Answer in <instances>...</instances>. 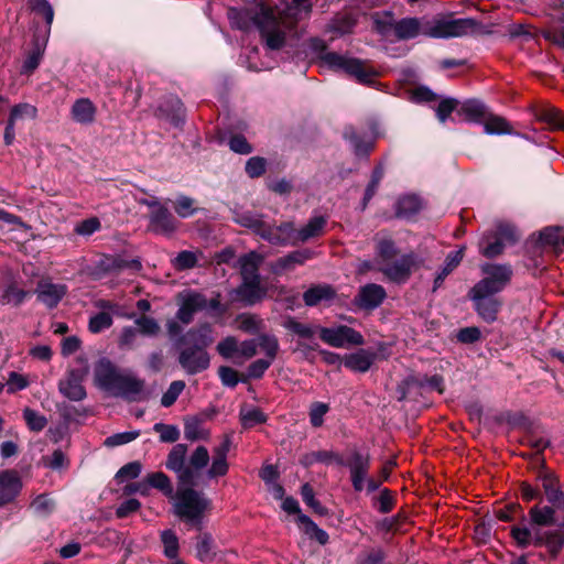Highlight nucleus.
Listing matches in <instances>:
<instances>
[{
    "label": "nucleus",
    "instance_id": "1",
    "mask_svg": "<svg viewBox=\"0 0 564 564\" xmlns=\"http://www.w3.org/2000/svg\"><path fill=\"white\" fill-rule=\"evenodd\" d=\"M228 19L232 28L241 31L256 28L265 47L271 51L293 47L300 37V30L293 19L276 13L262 1L243 9L230 8Z\"/></svg>",
    "mask_w": 564,
    "mask_h": 564
},
{
    "label": "nucleus",
    "instance_id": "2",
    "mask_svg": "<svg viewBox=\"0 0 564 564\" xmlns=\"http://www.w3.org/2000/svg\"><path fill=\"white\" fill-rule=\"evenodd\" d=\"M379 32L388 35L393 32L398 40L408 41L420 35L433 39H449L474 35L479 32L480 23L473 18H402L391 22L378 21Z\"/></svg>",
    "mask_w": 564,
    "mask_h": 564
},
{
    "label": "nucleus",
    "instance_id": "3",
    "mask_svg": "<svg viewBox=\"0 0 564 564\" xmlns=\"http://www.w3.org/2000/svg\"><path fill=\"white\" fill-rule=\"evenodd\" d=\"M419 265L420 259L415 252L401 254L397 243L391 238L383 237L376 240L373 261H362L359 271L377 270L390 282L404 284Z\"/></svg>",
    "mask_w": 564,
    "mask_h": 564
},
{
    "label": "nucleus",
    "instance_id": "4",
    "mask_svg": "<svg viewBox=\"0 0 564 564\" xmlns=\"http://www.w3.org/2000/svg\"><path fill=\"white\" fill-rule=\"evenodd\" d=\"M185 347L180 351L178 362L187 375H196L208 369L210 356L206 348L214 343L213 328L203 324L189 329L183 337Z\"/></svg>",
    "mask_w": 564,
    "mask_h": 564
},
{
    "label": "nucleus",
    "instance_id": "5",
    "mask_svg": "<svg viewBox=\"0 0 564 564\" xmlns=\"http://www.w3.org/2000/svg\"><path fill=\"white\" fill-rule=\"evenodd\" d=\"M210 501L191 487L178 488L174 497V513L186 523L200 529L204 512Z\"/></svg>",
    "mask_w": 564,
    "mask_h": 564
},
{
    "label": "nucleus",
    "instance_id": "6",
    "mask_svg": "<svg viewBox=\"0 0 564 564\" xmlns=\"http://www.w3.org/2000/svg\"><path fill=\"white\" fill-rule=\"evenodd\" d=\"M482 278L470 289L477 294L496 295L500 293L512 278L509 264L484 263L480 265Z\"/></svg>",
    "mask_w": 564,
    "mask_h": 564
},
{
    "label": "nucleus",
    "instance_id": "7",
    "mask_svg": "<svg viewBox=\"0 0 564 564\" xmlns=\"http://www.w3.org/2000/svg\"><path fill=\"white\" fill-rule=\"evenodd\" d=\"M322 62L328 67L355 77L359 83L369 84L377 76V72L357 58L347 57L334 52L322 56Z\"/></svg>",
    "mask_w": 564,
    "mask_h": 564
},
{
    "label": "nucleus",
    "instance_id": "8",
    "mask_svg": "<svg viewBox=\"0 0 564 564\" xmlns=\"http://www.w3.org/2000/svg\"><path fill=\"white\" fill-rule=\"evenodd\" d=\"M318 334L323 343L335 348L361 346L365 343L364 336L347 325L321 327Z\"/></svg>",
    "mask_w": 564,
    "mask_h": 564
},
{
    "label": "nucleus",
    "instance_id": "9",
    "mask_svg": "<svg viewBox=\"0 0 564 564\" xmlns=\"http://www.w3.org/2000/svg\"><path fill=\"white\" fill-rule=\"evenodd\" d=\"M94 373L96 384L111 395H115L124 375L123 371L119 370L106 358L100 359L96 364Z\"/></svg>",
    "mask_w": 564,
    "mask_h": 564
},
{
    "label": "nucleus",
    "instance_id": "10",
    "mask_svg": "<svg viewBox=\"0 0 564 564\" xmlns=\"http://www.w3.org/2000/svg\"><path fill=\"white\" fill-rule=\"evenodd\" d=\"M94 373L96 384L111 395H115L124 375L123 371L119 370L106 358L100 359L96 364Z\"/></svg>",
    "mask_w": 564,
    "mask_h": 564
},
{
    "label": "nucleus",
    "instance_id": "11",
    "mask_svg": "<svg viewBox=\"0 0 564 564\" xmlns=\"http://www.w3.org/2000/svg\"><path fill=\"white\" fill-rule=\"evenodd\" d=\"M349 469L350 480L355 491L360 492L365 489L366 476L370 468V456L354 451L349 457L344 460V465Z\"/></svg>",
    "mask_w": 564,
    "mask_h": 564
},
{
    "label": "nucleus",
    "instance_id": "12",
    "mask_svg": "<svg viewBox=\"0 0 564 564\" xmlns=\"http://www.w3.org/2000/svg\"><path fill=\"white\" fill-rule=\"evenodd\" d=\"M187 447L184 444H176L167 455L166 467L177 474L182 485H193L194 474L192 468L185 466Z\"/></svg>",
    "mask_w": 564,
    "mask_h": 564
},
{
    "label": "nucleus",
    "instance_id": "13",
    "mask_svg": "<svg viewBox=\"0 0 564 564\" xmlns=\"http://www.w3.org/2000/svg\"><path fill=\"white\" fill-rule=\"evenodd\" d=\"M231 443V436L225 435L221 443L213 448L212 464L207 469V477L209 479L224 477L228 474L229 464L227 457Z\"/></svg>",
    "mask_w": 564,
    "mask_h": 564
},
{
    "label": "nucleus",
    "instance_id": "14",
    "mask_svg": "<svg viewBox=\"0 0 564 564\" xmlns=\"http://www.w3.org/2000/svg\"><path fill=\"white\" fill-rule=\"evenodd\" d=\"M386 297L387 292L382 285L368 283L359 288L354 304L361 310L372 311L379 307Z\"/></svg>",
    "mask_w": 564,
    "mask_h": 564
},
{
    "label": "nucleus",
    "instance_id": "15",
    "mask_svg": "<svg viewBox=\"0 0 564 564\" xmlns=\"http://www.w3.org/2000/svg\"><path fill=\"white\" fill-rule=\"evenodd\" d=\"M469 299L474 302L477 314L487 323L497 319L498 312L501 307V301L496 295L477 294L469 291Z\"/></svg>",
    "mask_w": 564,
    "mask_h": 564
},
{
    "label": "nucleus",
    "instance_id": "16",
    "mask_svg": "<svg viewBox=\"0 0 564 564\" xmlns=\"http://www.w3.org/2000/svg\"><path fill=\"white\" fill-rule=\"evenodd\" d=\"M510 534L520 547H528L530 545L542 546L545 542L546 531H543L538 525H532V528L513 525Z\"/></svg>",
    "mask_w": 564,
    "mask_h": 564
},
{
    "label": "nucleus",
    "instance_id": "17",
    "mask_svg": "<svg viewBox=\"0 0 564 564\" xmlns=\"http://www.w3.org/2000/svg\"><path fill=\"white\" fill-rule=\"evenodd\" d=\"M234 300L242 303L245 306H252L261 302L267 295V289L261 281H242L234 291Z\"/></svg>",
    "mask_w": 564,
    "mask_h": 564
},
{
    "label": "nucleus",
    "instance_id": "18",
    "mask_svg": "<svg viewBox=\"0 0 564 564\" xmlns=\"http://www.w3.org/2000/svg\"><path fill=\"white\" fill-rule=\"evenodd\" d=\"M22 489L20 476L14 470L0 473V507L12 502Z\"/></svg>",
    "mask_w": 564,
    "mask_h": 564
},
{
    "label": "nucleus",
    "instance_id": "19",
    "mask_svg": "<svg viewBox=\"0 0 564 564\" xmlns=\"http://www.w3.org/2000/svg\"><path fill=\"white\" fill-rule=\"evenodd\" d=\"M82 382L83 373L78 370H70L64 379L59 380L58 390L70 401H82L86 398V390Z\"/></svg>",
    "mask_w": 564,
    "mask_h": 564
},
{
    "label": "nucleus",
    "instance_id": "20",
    "mask_svg": "<svg viewBox=\"0 0 564 564\" xmlns=\"http://www.w3.org/2000/svg\"><path fill=\"white\" fill-rule=\"evenodd\" d=\"M67 293V286L62 283L40 281L36 288L37 300L48 308H54Z\"/></svg>",
    "mask_w": 564,
    "mask_h": 564
},
{
    "label": "nucleus",
    "instance_id": "21",
    "mask_svg": "<svg viewBox=\"0 0 564 564\" xmlns=\"http://www.w3.org/2000/svg\"><path fill=\"white\" fill-rule=\"evenodd\" d=\"M149 228L151 231L164 236L172 235L177 228V221L166 207L151 210L149 215Z\"/></svg>",
    "mask_w": 564,
    "mask_h": 564
},
{
    "label": "nucleus",
    "instance_id": "22",
    "mask_svg": "<svg viewBox=\"0 0 564 564\" xmlns=\"http://www.w3.org/2000/svg\"><path fill=\"white\" fill-rule=\"evenodd\" d=\"M206 305L207 300L204 295L191 292L183 297L176 316L182 323L189 324L193 321L194 314L204 310Z\"/></svg>",
    "mask_w": 564,
    "mask_h": 564
},
{
    "label": "nucleus",
    "instance_id": "23",
    "mask_svg": "<svg viewBox=\"0 0 564 564\" xmlns=\"http://www.w3.org/2000/svg\"><path fill=\"white\" fill-rule=\"evenodd\" d=\"M144 381L135 376L124 372L119 388L113 397H120L128 401H139L142 399Z\"/></svg>",
    "mask_w": 564,
    "mask_h": 564
},
{
    "label": "nucleus",
    "instance_id": "24",
    "mask_svg": "<svg viewBox=\"0 0 564 564\" xmlns=\"http://www.w3.org/2000/svg\"><path fill=\"white\" fill-rule=\"evenodd\" d=\"M376 357L377 355L373 351L359 349L344 356V366L352 371L366 372L375 362Z\"/></svg>",
    "mask_w": 564,
    "mask_h": 564
},
{
    "label": "nucleus",
    "instance_id": "25",
    "mask_svg": "<svg viewBox=\"0 0 564 564\" xmlns=\"http://www.w3.org/2000/svg\"><path fill=\"white\" fill-rule=\"evenodd\" d=\"M540 242L557 257L564 252V229L561 227H546L540 231Z\"/></svg>",
    "mask_w": 564,
    "mask_h": 564
},
{
    "label": "nucleus",
    "instance_id": "26",
    "mask_svg": "<svg viewBox=\"0 0 564 564\" xmlns=\"http://www.w3.org/2000/svg\"><path fill=\"white\" fill-rule=\"evenodd\" d=\"M96 106L88 98L77 99L70 109L72 119L80 124H90L95 121Z\"/></svg>",
    "mask_w": 564,
    "mask_h": 564
},
{
    "label": "nucleus",
    "instance_id": "27",
    "mask_svg": "<svg viewBox=\"0 0 564 564\" xmlns=\"http://www.w3.org/2000/svg\"><path fill=\"white\" fill-rule=\"evenodd\" d=\"M262 260L263 257L254 251L240 257L239 264L242 281H261L259 267Z\"/></svg>",
    "mask_w": 564,
    "mask_h": 564
},
{
    "label": "nucleus",
    "instance_id": "28",
    "mask_svg": "<svg viewBox=\"0 0 564 564\" xmlns=\"http://www.w3.org/2000/svg\"><path fill=\"white\" fill-rule=\"evenodd\" d=\"M210 432L205 426V419L202 416H188L184 420V436L188 441L208 440Z\"/></svg>",
    "mask_w": 564,
    "mask_h": 564
},
{
    "label": "nucleus",
    "instance_id": "29",
    "mask_svg": "<svg viewBox=\"0 0 564 564\" xmlns=\"http://www.w3.org/2000/svg\"><path fill=\"white\" fill-rule=\"evenodd\" d=\"M336 295L335 290L328 284H317L311 286L303 294V300L307 306H316L322 302H329Z\"/></svg>",
    "mask_w": 564,
    "mask_h": 564
},
{
    "label": "nucleus",
    "instance_id": "30",
    "mask_svg": "<svg viewBox=\"0 0 564 564\" xmlns=\"http://www.w3.org/2000/svg\"><path fill=\"white\" fill-rule=\"evenodd\" d=\"M465 248L462 247L456 251H452L446 256L444 265L436 274L433 282V292L437 291L444 283L445 279L448 274L453 272V270L460 263L464 257Z\"/></svg>",
    "mask_w": 564,
    "mask_h": 564
},
{
    "label": "nucleus",
    "instance_id": "31",
    "mask_svg": "<svg viewBox=\"0 0 564 564\" xmlns=\"http://www.w3.org/2000/svg\"><path fill=\"white\" fill-rule=\"evenodd\" d=\"M457 112L459 116L464 117L465 120L471 122L482 121L488 113L485 104L477 99H468L464 101Z\"/></svg>",
    "mask_w": 564,
    "mask_h": 564
},
{
    "label": "nucleus",
    "instance_id": "32",
    "mask_svg": "<svg viewBox=\"0 0 564 564\" xmlns=\"http://www.w3.org/2000/svg\"><path fill=\"white\" fill-rule=\"evenodd\" d=\"M282 326L290 333L296 335L301 339H313L315 334L318 333V328L322 326L301 323L293 316L284 317Z\"/></svg>",
    "mask_w": 564,
    "mask_h": 564
},
{
    "label": "nucleus",
    "instance_id": "33",
    "mask_svg": "<svg viewBox=\"0 0 564 564\" xmlns=\"http://www.w3.org/2000/svg\"><path fill=\"white\" fill-rule=\"evenodd\" d=\"M240 423L243 429L249 430L256 425L267 422V414L259 408L253 405H243L239 412Z\"/></svg>",
    "mask_w": 564,
    "mask_h": 564
},
{
    "label": "nucleus",
    "instance_id": "34",
    "mask_svg": "<svg viewBox=\"0 0 564 564\" xmlns=\"http://www.w3.org/2000/svg\"><path fill=\"white\" fill-rule=\"evenodd\" d=\"M531 525L547 527L555 524V509L553 507L533 506L529 511Z\"/></svg>",
    "mask_w": 564,
    "mask_h": 564
},
{
    "label": "nucleus",
    "instance_id": "35",
    "mask_svg": "<svg viewBox=\"0 0 564 564\" xmlns=\"http://www.w3.org/2000/svg\"><path fill=\"white\" fill-rule=\"evenodd\" d=\"M296 521L302 528L304 534L310 539L316 540L322 545H325L328 542L329 536L327 532L318 528L317 524L307 516L300 514Z\"/></svg>",
    "mask_w": 564,
    "mask_h": 564
},
{
    "label": "nucleus",
    "instance_id": "36",
    "mask_svg": "<svg viewBox=\"0 0 564 564\" xmlns=\"http://www.w3.org/2000/svg\"><path fill=\"white\" fill-rule=\"evenodd\" d=\"M326 225V218L323 216L314 217L300 230H296V239L299 242H305L312 238L322 235Z\"/></svg>",
    "mask_w": 564,
    "mask_h": 564
},
{
    "label": "nucleus",
    "instance_id": "37",
    "mask_svg": "<svg viewBox=\"0 0 564 564\" xmlns=\"http://www.w3.org/2000/svg\"><path fill=\"white\" fill-rule=\"evenodd\" d=\"M506 243L494 234H486L479 241V250L486 258H495L502 253Z\"/></svg>",
    "mask_w": 564,
    "mask_h": 564
},
{
    "label": "nucleus",
    "instance_id": "38",
    "mask_svg": "<svg viewBox=\"0 0 564 564\" xmlns=\"http://www.w3.org/2000/svg\"><path fill=\"white\" fill-rule=\"evenodd\" d=\"M356 25V19L351 13L336 14L328 24V30L336 35L350 33Z\"/></svg>",
    "mask_w": 564,
    "mask_h": 564
},
{
    "label": "nucleus",
    "instance_id": "39",
    "mask_svg": "<svg viewBox=\"0 0 564 564\" xmlns=\"http://www.w3.org/2000/svg\"><path fill=\"white\" fill-rule=\"evenodd\" d=\"M234 220L240 226L251 229L258 236L264 226L261 217L252 212H237L235 213Z\"/></svg>",
    "mask_w": 564,
    "mask_h": 564
},
{
    "label": "nucleus",
    "instance_id": "40",
    "mask_svg": "<svg viewBox=\"0 0 564 564\" xmlns=\"http://www.w3.org/2000/svg\"><path fill=\"white\" fill-rule=\"evenodd\" d=\"M482 121L485 132L488 134H503L511 132L508 121L502 117L487 113Z\"/></svg>",
    "mask_w": 564,
    "mask_h": 564
},
{
    "label": "nucleus",
    "instance_id": "41",
    "mask_svg": "<svg viewBox=\"0 0 564 564\" xmlns=\"http://www.w3.org/2000/svg\"><path fill=\"white\" fill-rule=\"evenodd\" d=\"M26 296V292L17 288L14 284L0 286V303L19 305Z\"/></svg>",
    "mask_w": 564,
    "mask_h": 564
},
{
    "label": "nucleus",
    "instance_id": "42",
    "mask_svg": "<svg viewBox=\"0 0 564 564\" xmlns=\"http://www.w3.org/2000/svg\"><path fill=\"white\" fill-rule=\"evenodd\" d=\"M421 208V200L415 195L401 197L397 204V214L401 217H411Z\"/></svg>",
    "mask_w": 564,
    "mask_h": 564
},
{
    "label": "nucleus",
    "instance_id": "43",
    "mask_svg": "<svg viewBox=\"0 0 564 564\" xmlns=\"http://www.w3.org/2000/svg\"><path fill=\"white\" fill-rule=\"evenodd\" d=\"M209 460L210 455L208 449L203 445L197 446L188 458L187 468H192V471L195 475V473L207 467Z\"/></svg>",
    "mask_w": 564,
    "mask_h": 564
},
{
    "label": "nucleus",
    "instance_id": "44",
    "mask_svg": "<svg viewBox=\"0 0 564 564\" xmlns=\"http://www.w3.org/2000/svg\"><path fill=\"white\" fill-rule=\"evenodd\" d=\"M257 344L264 352V359H270L273 362L280 348L278 338L274 335L261 334L257 338Z\"/></svg>",
    "mask_w": 564,
    "mask_h": 564
},
{
    "label": "nucleus",
    "instance_id": "45",
    "mask_svg": "<svg viewBox=\"0 0 564 564\" xmlns=\"http://www.w3.org/2000/svg\"><path fill=\"white\" fill-rule=\"evenodd\" d=\"M344 137L352 145L356 155H367L373 148L372 141H362L352 128L346 129Z\"/></svg>",
    "mask_w": 564,
    "mask_h": 564
},
{
    "label": "nucleus",
    "instance_id": "46",
    "mask_svg": "<svg viewBox=\"0 0 564 564\" xmlns=\"http://www.w3.org/2000/svg\"><path fill=\"white\" fill-rule=\"evenodd\" d=\"M198 257L196 252L184 250L181 251L173 260L172 265L177 271L193 269L197 265Z\"/></svg>",
    "mask_w": 564,
    "mask_h": 564
},
{
    "label": "nucleus",
    "instance_id": "47",
    "mask_svg": "<svg viewBox=\"0 0 564 564\" xmlns=\"http://www.w3.org/2000/svg\"><path fill=\"white\" fill-rule=\"evenodd\" d=\"M237 319L239 328L246 333L254 334L263 328V321L258 315L243 313Z\"/></svg>",
    "mask_w": 564,
    "mask_h": 564
},
{
    "label": "nucleus",
    "instance_id": "48",
    "mask_svg": "<svg viewBox=\"0 0 564 564\" xmlns=\"http://www.w3.org/2000/svg\"><path fill=\"white\" fill-rule=\"evenodd\" d=\"M37 110L30 104L15 105L10 112L9 121L15 123L18 120L34 119Z\"/></svg>",
    "mask_w": 564,
    "mask_h": 564
},
{
    "label": "nucleus",
    "instance_id": "49",
    "mask_svg": "<svg viewBox=\"0 0 564 564\" xmlns=\"http://www.w3.org/2000/svg\"><path fill=\"white\" fill-rule=\"evenodd\" d=\"M161 541L164 545V555L169 558H175L178 554V539L172 530H165L161 533Z\"/></svg>",
    "mask_w": 564,
    "mask_h": 564
},
{
    "label": "nucleus",
    "instance_id": "50",
    "mask_svg": "<svg viewBox=\"0 0 564 564\" xmlns=\"http://www.w3.org/2000/svg\"><path fill=\"white\" fill-rule=\"evenodd\" d=\"M357 564H390L387 562V555L380 547L370 549L362 552L358 558Z\"/></svg>",
    "mask_w": 564,
    "mask_h": 564
},
{
    "label": "nucleus",
    "instance_id": "51",
    "mask_svg": "<svg viewBox=\"0 0 564 564\" xmlns=\"http://www.w3.org/2000/svg\"><path fill=\"white\" fill-rule=\"evenodd\" d=\"M333 460L338 465H344V459L340 456L336 455L333 452H328V451L314 452V453L305 456L303 463L305 465H312L313 463H316V462L328 464Z\"/></svg>",
    "mask_w": 564,
    "mask_h": 564
},
{
    "label": "nucleus",
    "instance_id": "52",
    "mask_svg": "<svg viewBox=\"0 0 564 564\" xmlns=\"http://www.w3.org/2000/svg\"><path fill=\"white\" fill-rule=\"evenodd\" d=\"M148 484L156 489H160L166 496H172L173 487L169 477L163 473H152L148 475Z\"/></svg>",
    "mask_w": 564,
    "mask_h": 564
},
{
    "label": "nucleus",
    "instance_id": "53",
    "mask_svg": "<svg viewBox=\"0 0 564 564\" xmlns=\"http://www.w3.org/2000/svg\"><path fill=\"white\" fill-rule=\"evenodd\" d=\"M185 389V382L182 380L173 381L169 389L163 393L161 404L169 408L175 403L180 394Z\"/></svg>",
    "mask_w": 564,
    "mask_h": 564
},
{
    "label": "nucleus",
    "instance_id": "54",
    "mask_svg": "<svg viewBox=\"0 0 564 564\" xmlns=\"http://www.w3.org/2000/svg\"><path fill=\"white\" fill-rule=\"evenodd\" d=\"M112 325V317L109 313L100 312L90 317L88 328L91 333L98 334Z\"/></svg>",
    "mask_w": 564,
    "mask_h": 564
},
{
    "label": "nucleus",
    "instance_id": "55",
    "mask_svg": "<svg viewBox=\"0 0 564 564\" xmlns=\"http://www.w3.org/2000/svg\"><path fill=\"white\" fill-rule=\"evenodd\" d=\"M23 417L29 429L35 432L42 431L47 424V420L44 415L29 408L24 409Z\"/></svg>",
    "mask_w": 564,
    "mask_h": 564
},
{
    "label": "nucleus",
    "instance_id": "56",
    "mask_svg": "<svg viewBox=\"0 0 564 564\" xmlns=\"http://www.w3.org/2000/svg\"><path fill=\"white\" fill-rule=\"evenodd\" d=\"M30 8L32 9L33 12L41 14L44 18L47 28L50 29L54 19V10L52 6L48 3V1L30 0Z\"/></svg>",
    "mask_w": 564,
    "mask_h": 564
},
{
    "label": "nucleus",
    "instance_id": "57",
    "mask_svg": "<svg viewBox=\"0 0 564 564\" xmlns=\"http://www.w3.org/2000/svg\"><path fill=\"white\" fill-rule=\"evenodd\" d=\"M197 556L200 561H209L213 556V539L208 533H204L198 538L196 544Z\"/></svg>",
    "mask_w": 564,
    "mask_h": 564
},
{
    "label": "nucleus",
    "instance_id": "58",
    "mask_svg": "<svg viewBox=\"0 0 564 564\" xmlns=\"http://www.w3.org/2000/svg\"><path fill=\"white\" fill-rule=\"evenodd\" d=\"M259 51L257 47H252L247 50L246 54H241L239 57V62L241 65L246 66L249 70L260 72L263 69H268L269 66L264 63H257L253 59L257 58Z\"/></svg>",
    "mask_w": 564,
    "mask_h": 564
},
{
    "label": "nucleus",
    "instance_id": "59",
    "mask_svg": "<svg viewBox=\"0 0 564 564\" xmlns=\"http://www.w3.org/2000/svg\"><path fill=\"white\" fill-rule=\"evenodd\" d=\"M174 210L181 218H188L196 212L194 199L188 196H180L174 203Z\"/></svg>",
    "mask_w": 564,
    "mask_h": 564
},
{
    "label": "nucleus",
    "instance_id": "60",
    "mask_svg": "<svg viewBox=\"0 0 564 564\" xmlns=\"http://www.w3.org/2000/svg\"><path fill=\"white\" fill-rule=\"evenodd\" d=\"M329 411L328 404L324 402H314L310 406V422L314 427H319L324 423V416Z\"/></svg>",
    "mask_w": 564,
    "mask_h": 564
},
{
    "label": "nucleus",
    "instance_id": "61",
    "mask_svg": "<svg viewBox=\"0 0 564 564\" xmlns=\"http://www.w3.org/2000/svg\"><path fill=\"white\" fill-rule=\"evenodd\" d=\"M543 488L549 502L556 505L563 498V494L558 489L557 482L552 476H545L543 478Z\"/></svg>",
    "mask_w": 564,
    "mask_h": 564
},
{
    "label": "nucleus",
    "instance_id": "62",
    "mask_svg": "<svg viewBox=\"0 0 564 564\" xmlns=\"http://www.w3.org/2000/svg\"><path fill=\"white\" fill-rule=\"evenodd\" d=\"M153 430L160 434V440L164 443H174L180 437V431L175 425L155 423Z\"/></svg>",
    "mask_w": 564,
    "mask_h": 564
},
{
    "label": "nucleus",
    "instance_id": "63",
    "mask_svg": "<svg viewBox=\"0 0 564 564\" xmlns=\"http://www.w3.org/2000/svg\"><path fill=\"white\" fill-rule=\"evenodd\" d=\"M138 436H139L138 431L117 433V434L108 436L105 440L104 445L107 447H116V446L124 445V444H128V443L134 441Z\"/></svg>",
    "mask_w": 564,
    "mask_h": 564
},
{
    "label": "nucleus",
    "instance_id": "64",
    "mask_svg": "<svg viewBox=\"0 0 564 564\" xmlns=\"http://www.w3.org/2000/svg\"><path fill=\"white\" fill-rule=\"evenodd\" d=\"M267 161L261 156H252L246 163V173L254 178L261 176L265 172Z\"/></svg>",
    "mask_w": 564,
    "mask_h": 564
}]
</instances>
